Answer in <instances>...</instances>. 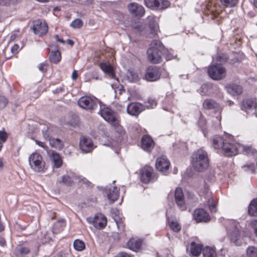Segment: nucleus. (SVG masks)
<instances>
[{"mask_svg":"<svg viewBox=\"0 0 257 257\" xmlns=\"http://www.w3.org/2000/svg\"><path fill=\"white\" fill-rule=\"evenodd\" d=\"M227 138L225 137V139L222 138L221 137L215 136L212 139V146L215 149H223L224 144L225 143V141H227Z\"/></svg>","mask_w":257,"mask_h":257,"instance_id":"a878e982","label":"nucleus"},{"mask_svg":"<svg viewBox=\"0 0 257 257\" xmlns=\"http://www.w3.org/2000/svg\"><path fill=\"white\" fill-rule=\"evenodd\" d=\"M163 71L164 74H162L163 77H168L169 74L166 72L165 70L155 66H149L146 70L144 79L150 82L157 81L160 78L161 74L163 73Z\"/></svg>","mask_w":257,"mask_h":257,"instance_id":"20e7f679","label":"nucleus"},{"mask_svg":"<svg viewBox=\"0 0 257 257\" xmlns=\"http://www.w3.org/2000/svg\"><path fill=\"white\" fill-rule=\"evenodd\" d=\"M50 61L54 63H58L61 59V53L58 50L52 51L49 55Z\"/></svg>","mask_w":257,"mask_h":257,"instance_id":"f704fd0d","label":"nucleus"},{"mask_svg":"<svg viewBox=\"0 0 257 257\" xmlns=\"http://www.w3.org/2000/svg\"><path fill=\"white\" fill-rule=\"evenodd\" d=\"M64 92L63 86H59L53 91V93L59 94Z\"/></svg>","mask_w":257,"mask_h":257,"instance_id":"e2e57ef3","label":"nucleus"},{"mask_svg":"<svg viewBox=\"0 0 257 257\" xmlns=\"http://www.w3.org/2000/svg\"><path fill=\"white\" fill-rule=\"evenodd\" d=\"M74 177H75L79 182H82L83 184H84L87 186H90L91 184V183L88 180L82 176H74Z\"/></svg>","mask_w":257,"mask_h":257,"instance_id":"4d7b16f0","label":"nucleus"},{"mask_svg":"<svg viewBox=\"0 0 257 257\" xmlns=\"http://www.w3.org/2000/svg\"><path fill=\"white\" fill-rule=\"evenodd\" d=\"M192 161H209L207 153L202 149L195 151L192 156Z\"/></svg>","mask_w":257,"mask_h":257,"instance_id":"6ab92c4d","label":"nucleus"},{"mask_svg":"<svg viewBox=\"0 0 257 257\" xmlns=\"http://www.w3.org/2000/svg\"><path fill=\"white\" fill-rule=\"evenodd\" d=\"M170 228L175 232H179L180 231L181 225L177 222L172 221L169 223Z\"/></svg>","mask_w":257,"mask_h":257,"instance_id":"de8ad7c7","label":"nucleus"},{"mask_svg":"<svg viewBox=\"0 0 257 257\" xmlns=\"http://www.w3.org/2000/svg\"><path fill=\"white\" fill-rule=\"evenodd\" d=\"M226 88L227 92L233 96L239 95L242 92V87L235 84H229Z\"/></svg>","mask_w":257,"mask_h":257,"instance_id":"b1692460","label":"nucleus"},{"mask_svg":"<svg viewBox=\"0 0 257 257\" xmlns=\"http://www.w3.org/2000/svg\"><path fill=\"white\" fill-rule=\"evenodd\" d=\"M248 212L250 215L257 216V198L251 201L248 206Z\"/></svg>","mask_w":257,"mask_h":257,"instance_id":"72a5a7b5","label":"nucleus"},{"mask_svg":"<svg viewBox=\"0 0 257 257\" xmlns=\"http://www.w3.org/2000/svg\"><path fill=\"white\" fill-rule=\"evenodd\" d=\"M193 217L197 222H206L210 219L209 214L203 209H196L194 212Z\"/></svg>","mask_w":257,"mask_h":257,"instance_id":"f3484780","label":"nucleus"},{"mask_svg":"<svg viewBox=\"0 0 257 257\" xmlns=\"http://www.w3.org/2000/svg\"><path fill=\"white\" fill-rule=\"evenodd\" d=\"M79 147L82 152L84 153H89L91 152L95 147L91 138L82 136L80 139Z\"/></svg>","mask_w":257,"mask_h":257,"instance_id":"f8f14e48","label":"nucleus"},{"mask_svg":"<svg viewBox=\"0 0 257 257\" xmlns=\"http://www.w3.org/2000/svg\"><path fill=\"white\" fill-rule=\"evenodd\" d=\"M98 102L95 97L84 96L79 99L78 104L81 108L92 111L97 107Z\"/></svg>","mask_w":257,"mask_h":257,"instance_id":"423d86ee","label":"nucleus"},{"mask_svg":"<svg viewBox=\"0 0 257 257\" xmlns=\"http://www.w3.org/2000/svg\"><path fill=\"white\" fill-rule=\"evenodd\" d=\"M163 48V46L160 41L158 40L152 41L147 51L148 58L150 62L158 64L161 62Z\"/></svg>","mask_w":257,"mask_h":257,"instance_id":"f03ea898","label":"nucleus"},{"mask_svg":"<svg viewBox=\"0 0 257 257\" xmlns=\"http://www.w3.org/2000/svg\"><path fill=\"white\" fill-rule=\"evenodd\" d=\"M73 246L74 248L78 251H82L85 247L84 242L80 239H76L74 241Z\"/></svg>","mask_w":257,"mask_h":257,"instance_id":"a19ab883","label":"nucleus"},{"mask_svg":"<svg viewBox=\"0 0 257 257\" xmlns=\"http://www.w3.org/2000/svg\"><path fill=\"white\" fill-rule=\"evenodd\" d=\"M145 106L139 102L130 103L127 106V112L133 116L139 115L142 111L145 109Z\"/></svg>","mask_w":257,"mask_h":257,"instance_id":"2eb2a0df","label":"nucleus"},{"mask_svg":"<svg viewBox=\"0 0 257 257\" xmlns=\"http://www.w3.org/2000/svg\"><path fill=\"white\" fill-rule=\"evenodd\" d=\"M63 162H52V166L53 168H58L62 165Z\"/></svg>","mask_w":257,"mask_h":257,"instance_id":"338daca9","label":"nucleus"},{"mask_svg":"<svg viewBox=\"0 0 257 257\" xmlns=\"http://www.w3.org/2000/svg\"><path fill=\"white\" fill-rule=\"evenodd\" d=\"M98 113L115 129L114 137L107 145L112 148L118 147L125 135V130L120 125L119 117L110 108L102 105L101 103H100V110Z\"/></svg>","mask_w":257,"mask_h":257,"instance_id":"f257e3e1","label":"nucleus"},{"mask_svg":"<svg viewBox=\"0 0 257 257\" xmlns=\"http://www.w3.org/2000/svg\"><path fill=\"white\" fill-rule=\"evenodd\" d=\"M145 5L152 9L164 10L170 6V2L166 0H144Z\"/></svg>","mask_w":257,"mask_h":257,"instance_id":"1a4fd4ad","label":"nucleus"},{"mask_svg":"<svg viewBox=\"0 0 257 257\" xmlns=\"http://www.w3.org/2000/svg\"><path fill=\"white\" fill-rule=\"evenodd\" d=\"M49 144L52 147L58 149H62L63 146L62 141L59 139L52 138L50 140Z\"/></svg>","mask_w":257,"mask_h":257,"instance_id":"58836bf2","label":"nucleus"},{"mask_svg":"<svg viewBox=\"0 0 257 257\" xmlns=\"http://www.w3.org/2000/svg\"><path fill=\"white\" fill-rule=\"evenodd\" d=\"M127 245L130 249L135 251H138L141 248L142 240L140 239L132 238L127 242Z\"/></svg>","mask_w":257,"mask_h":257,"instance_id":"bb28decb","label":"nucleus"},{"mask_svg":"<svg viewBox=\"0 0 257 257\" xmlns=\"http://www.w3.org/2000/svg\"><path fill=\"white\" fill-rule=\"evenodd\" d=\"M202 248L201 244L192 242L191 243L190 252L193 255L198 256L201 252Z\"/></svg>","mask_w":257,"mask_h":257,"instance_id":"2f4dec72","label":"nucleus"},{"mask_svg":"<svg viewBox=\"0 0 257 257\" xmlns=\"http://www.w3.org/2000/svg\"><path fill=\"white\" fill-rule=\"evenodd\" d=\"M164 57L167 61L172 59L174 57L173 51L172 50H166L164 52Z\"/></svg>","mask_w":257,"mask_h":257,"instance_id":"6e6d98bb","label":"nucleus"},{"mask_svg":"<svg viewBox=\"0 0 257 257\" xmlns=\"http://www.w3.org/2000/svg\"><path fill=\"white\" fill-rule=\"evenodd\" d=\"M222 5L226 7L232 8L236 6L238 0H220Z\"/></svg>","mask_w":257,"mask_h":257,"instance_id":"c03bdc74","label":"nucleus"},{"mask_svg":"<svg viewBox=\"0 0 257 257\" xmlns=\"http://www.w3.org/2000/svg\"><path fill=\"white\" fill-rule=\"evenodd\" d=\"M240 108L247 113L253 111L257 106V99L255 98H245L240 103Z\"/></svg>","mask_w":257,"mask_h":257,"instance_id":"9b49d317","label":"nucleus"},{"mask_svg":"<svg viewBox=\"0 0 257 257\" xmlns=\"http://www.w3.org/2000/svg\"><path fill=\"white\" fill-rule=\"evenodd\" d=\"M156 168L157 170L163 173H166L170 167L169 162H156Z\"/></svg>","mask_w":257,"mask_h":257,"instance_id":"c756f323","label":"nucleus"},{"mask_svg":"<svg viewBox=\"0 0 257 257\" xmlns=\"http://www.w3.org/2000/svg\"><path fill=\"white\" fill-rule=\"evenodd\" d=\"M247 257H257V248L253 246H249L246 250Z\"/></svg>","mask_w":257,"mask_h":257,"instance_id":"49530a36","label":"nucleus"},{"mask_svg":"<svg viewBox=\"0 0 257 257\" xmlns=\"http://www.w3.org/2000/svg\"><path fill=\"white\" fill-rule=\"evenodd\" d=\"M66 224L64 220H59L56 222L54 226V230L56 232H60L65 227Z\"/></svg>","mask_w":257,"mask_h":257,"instance_id":"ea45409f","label":"nucleus"},{"mask_svg":"<svg viewBox=\"0 0 257 257\" xmlns=\"http://www.w3.org/2000/svg\"><path fill=\"white\" fill-rule=\"evenodd\" d=\"M141 180L145 184L152 183L156 181L158 176L154 171L152 167L146 166L140 170Z\"/></svg>","mask_w":257,"mask_h":257,"instance_id":"0eeeda50","label":"nucleus"},{"mask_svg":"<svg viewBox=\"0 0 257 257\" xmlns=\"http://www.w3.org/2000/svg\"><path fill=\"white\" fill-rule=\"evenodd\" d=\"M31 168L36 172L44 171L45 169V162H29Z\"/></svg>","mask_w":257,"mask_h":257,"instance_id":"cd10ccee","label":"nucleus"},{"mask_svg":"<svg viewBox=\"0 0 257 257\" xmlns=\"http://www.w3.org/2000/svg\"><path fill=\"white\" fill-rule=\"evenodd\" d=\"M228 236L230 241L235 245L241 244L242 234L238 224L233 223L229 227Z\"/></svg>","mask_w":257,"mask_h":257,"instance_id":"39448f33","label":"nucleus"},{"mask_svg":"<svg viewBox=\"0 0 257 257\" xmlns=\"http://www.w3.org/2000/svg\"><path fill=\"white\" fill-rule=\"evenodd\" d=\"M100 69L111 79H115V75L112 66L106 62H102L100 64Z\"/></svg>","mask_w":257,"mask_h":257,"instance_id":"412c9836","label":"nucleus"},{"mask_svg":"<svg viewBox=\"0 0 257 257\" xmlns=\"http://www.w3.org/2000/svg\"><path fill=\"white\" fill-rule=\"evenodd\" d=\"M43 137L45 139V140L50 142V140L52 138L49 136L48 132L47 131H46L45 132H44L43 131Z\"/></svg>","mask_w":257,"mask_h":257,"instance_id":"774afa93","label":"nucleus"},{"mask_svg":"<svg viewBox=\"0 0 257 257\" xmlns=\"http://www.w3.org/2000/svg\"><path fill=\"white\" fill-rule=\"evenodd\" d=\"M209 166L208 162H193L192 166L194 170L202 172L206 169Z\"/></svg>","mask_w":257,"mask_h":257,"instance_id":"c85d7f7f","label":"nucleus"},{"mask_svg":"<svg viewBox=\"0 0 257 257\" xmlns=\"http://www.w3.org/2000/svg\"><path fill=\"white\" fill-rule=\"evenodd\" d=\"M35 142L36 144L37 145H38L39 147H40L42 148H44L46 150H47L48 149L47 145H46V144L44 142H42L40 141L37 140H35Z\"/></svg>","mask_w":257,"mask_h":257,"instance_id":"0e129e2a","label":"nucleus"},{"mask_svg":"<svg viewBox=\"0 0 257 257\" xmlns=\"http://www.w3.org/2000/svg\"><path fill=\"white\" fill-rule=\"evenodd\" d=\"M127 77L128 80L133 82H136L139 79L138 74L133 70H129L128 71Z\"/></svg>","mask_w":257,"mask_h":257,"instance_id":"79ce46f5","label":"nucleus"},{"mask_svg":"<svg viewBox=\"0 0 257 257\" xmlns=\"http://www.w3.org/2000/svg\"><path fill=\"white\" fill-rule=\"evenodd\" d=\"M42 159L41 155L37 152L33 153L29 158V161H41Z\"/></svg>","mask_w":257,"mask_h":257,"instance_id":"09e8293b","label":"nucleus"},{"mask_svg":"<svg viewBox=\"0 0 257 257\" xmlns=\"http://www.w3.org/2000/svg\"><path fill=\"white\" fill-rule=\"evenodd\" d=\"M204 257H216V253L214 249L212 247H206L202 250Z\"/></svg>","mask_w":257,"mask_h":257,"instance_id":"4c0bfd02","label":"nucleus"},{"mask_svg":"<svg viewBox=\"0 0 257 257\" xmlns=\"http://www.w3.org/2000/svg\"><path fill=\"white\" fill-rule=\"evenodd\" d=\"M117 85V83H114L111 85V87L113 89H114V92L115 93H117V91H118L119 94H121L122 92L124 91L123 86L122 85H119L116 87Z\"/></svg>","mask_w":257,"mask_h":257,"instance_id":"864d4df0","label":"nucleus"},{"mask_svg":"<svg viewBox=\"0 0 257 257\" xmlns=\"http://www.w3.org/2000/svg\"><path fill=\"white\" fill-rule=\"evenodd\" d=\"M203 107L206 109H213L214 111H220V107L219 104L214 100L210 99H206L203 103Z\"/></svg>","mask_w":257,"mask_h":257,"instance_id":"5701e85b","label":"nucleus"},{"mask_svg":"<svg viewBox=\"0 0 257 257\" xmlns=\"http://www.w3.org/2000/svg\"><path fill=\"white\" fill-rule=\"evenodd\" d=\"M212 3H210V4L207 6V9H208L209 11L212 13V15H216V14H219L216 7L215 6H212Z\"/></svg>","mask_w":257,"mask_h":257,"instance_id":"603ef678","label":"nucleus"},{"mask_svg":"<svg viewBox=\"0 0 257 257\" xmlns=\"http://www.w3.org/2000/svg\"><path fill=\"white\" fill-rule=\"evenodd\" d=\"M8 102V100L6 97L4 96H0V109L4 108Z\"/></svg>","mask_w":257,"mask_h":257,"instance_id":"5fc2aeb1","label":"nucleus"},{"mask_svg":"<svg viewBox=\"0 0 257 257\" xmlns=\"http://www.w3.org/2000/svg\"><path fill=\"white\" fill-rule=\"evenodd\" d=\"M107 198L110 203H113L116 200L119 196V189L116 187L113 186L112 189L106 191Z\"/></svg>","mask_w":257,"mask_h":257,"instance_id":"4be33fe9","label":"nucleus"},{"mask_svg":"<svg viewBox=\"0 0 257 257\" xmlns=\"http://www.w3.org/2000/svg\"><path fill=\"white\" fill-rule=\"evenodd\" d=\"M30 251V249L26 247L19 246L17 247L14 250L15 254L17 256L23 255L28 254Z\"/></svg>","mask_w":257,"mask_h":257,"instance_id":"c9c22d12","label":"nucleus"},{"mask_svg":"<svg viewBox=\"0 0 257 257\" xmlns=\"http://www.w3.org/2000/svg\"><path fill=\"white\" fill-rule=\"evenodd\" d=\"M8 138L7 133L4 131H0V141L2 142L6 141Z\"/></svg>","mask_w":257,"mask_h":257,"instance_id":"680f3d73","label":"nucleus"},{"mask_svg":"<svg viewBox=\"0 0 257 257\" xmlns=\"http://www.w3.org/2000/svg\"><path fill=\"white\" fill-rule=\"evenodd\" d=\"M127 9L132 15L137 17H143L145 13L144 8L137 3H132L128 5Z\"/></svg>","mask_w":257,"mask_h":257,"instance_id":"4468645a","label":"nucleus"},{"mask_svg":"<svg viewBox=\"0 0 257 257\" xmlns=\"http://www.w3.org/2000/svg\"><path fill=\"white\" fill-rule=\"evenodd\" d=\"M175 198L178 206L183 210L186 208L184 196L182 189L181 188H177L175 192Z\"/></svg>","mask_w":257,"mask_h":257,"instance_id":"a211bd4d","label":"nucleus"},{"mask_svg":"<svg viewBox=\"0 0 257 257\" xmlns=\"http://www.w3.org/2000/svg\"><path fill=\"white\" fill-rule=\"evenodd\" d=\"M173 147L175 151L180 153L181 154L184 155L187 152V145L185 142H180L176 143Z\"/></svg>","mask_w":257,"mask_h":257,"instance_id":"7c9ffc66","label":"nucleus"},{"mask_svg":"<svg viewBox=\"0 0 257 257\" xmlns=\"http://www.w3.org/2000/svg\"><path fill=\"white\" fill-rule=\"evenodd\" d=\"M83 26L82 21L79 19L74 20L71 23V26L74 28H80Z\"/></svg>","mask_w":257,"mask_h":257,"instance_id":"8fccbe9b","label":"nucleus"},{"mask_svg":"<svg viewBox=\"0 0 257 257\" xmlns=\"http://www.w3.org/2000/svg\"><path fill=\"white\" fill-rule=\"evenodd\" d=\"M240 147V152L243 154L249 156H257V151L251 145H244L240 144L239 145Z\"/></svg>","mask_w":257,"mask_h":257,"instance_id":"aec40b11","label":"nucleus"},{"mask_svg":"<svg viewBox=\"0 0 257 257\" xmlns=\"http://www.w3.org/2000/svg\"><path fill=\"white\" fill-rule=\"evenodd\" d=\"M48 26L45 21L42 20L36 21L33 25V31L35 34L39 36L46 34L48 32Z\"/></svg>","mask_w":257,"mask_h":257,"instance_id":"ddd939ff","label":"nucleus"},{"mask_svg":"<svg viewBox=\"0 0 257 257\" xmlns=\"http://www.w3.org/2000/svg\"><path fill=\"white\" fill-rule=\"evenodd\" d=\"M87 220L90 223H92L94 226L98 229L103 228L106 225L107 223L105 216L101 213H97L95 215L93 218H87Z\"/></svg>","mask_w":257,"mask_h":257,"instance_id":"9d476101","label":"nucleus"},{"mask_svg":"<svg viewBox=\"0 0 257 257\" xmlns=\"http://www.w3.org/2000/svg\"><path fill=\"white\" fill-rule=\"evenodd\" d=\"M19 50V46L17 44L14 45L12 48H11V51L12 53L13 54H15L17 53Z\"/></svg>","mask_w":257,"mask_h":257,"instance_id":"69168bd1","label":"nucleus"},{"mask_svg":"<svg viewBox=\"0 0 257 257\" xmlns=\"http://www.w3.org/2000/svg\"><path fill=\"white\" fill-rule=\"evenodd\" d=\"M114 220H115L116 224H117V228L120 232H122L124 230V225L123 224L122 219L120 218L119 216L115 215L113 216Z\"/></svg>","mask_w":257,"mask_h":257,"instance_id":"37998d69","label":"nucleus"},{"mask_svg":"<svg viewBox=\"0 0 257 257\" xmlns=\"http://www.w3.org/2000/svg\"><path fill=\"white\" fill-rule=\"evenodd\" d=\"M156 105V102L154 99H149L148 102L146 103V105L148 108H153L154 106Z\"/></svg>","mask_w":257,"mask_h":257,"instance_id":"13d9d810","label":"nucleus"},{"mask_svg":"<svg viewBox=\"0 0 257 257\" xmlns=\"http://www.w3.org/2000/svg\"><path fill=\"white\" fill-rule=\"evenodd\" d=\"M211 85L210 84L206 83L203 84L198 89V92L201 95H208L211 92Z\"/></svg>","mask_w":257,"mask_h":257,"instance_id":"e433bc0d","label":"nucleus"},{"mask_svg":"<svg viewBox=\"0 0 257 257\" xmlns=\"http://www.w3.org/2000/svg\"><path fill=\"white\" fill-rule=\"evenodd\" d=\"M250 225L253 230L255 236L257 237V220H254L250 222Z\"/></svg>","mask_w":257,"mask_h":257,"instance_id":"bf43d9fd","label":"nucleus"},{"mask_svg":"<svg viewBox=\"0 0 257 257\" xmlns=\"http://www.w3.org/2000/svg\"><path fill=\"white\" fill-rule=\"evenodd\" d=\"M147 21L152 33L156 35L159 29L157 18L154 16H150L148 17Z\"/></svg>","mask_w":257,"mask_h":257,"instance_id":"393cba45","label":"nucleus"},{"mask_svg":"<svg viewBox=\"0 0 257 257\" xmlns=\"http://www.w3.org/2000/svg\"><path fill=\"white\" fill-rule=\"evenodd\" d=\"M206 123V121L205 119L203 117H201L198 121V125L202 128V131H204Z\"/></svg>","mask_w":257,"mask_h":257,"instance_id":"052dcab7","label":"nucleus"},{"mask_svg":"<svg viewBox=\"0 0 257 257\" xmlns=\"http://www.w3.org/2000/svg\"><path fill=\"white\" fill-rule=\"evenodd\" d=\"M208 205L209 207L212 212H216V202L213 198H210L208 200Z\"/></svg>","mask_w":257,"mask_h":257,"instance_id":"3c124183","label":"nucleus"},{"mask_svg":"<svg viewBox=\"0 0 257 257\" xmlns=\"http://www.w3.org/2000/svg\"><path fill=\"white\" fill-rule=\"evenodd\" d=\"M155 146V142L149 136H143L141 140V148L146 152H150Z\"/></svg>","mask_w":257,"mask_h":257,"instance_id":"dca6fc26","label":"nucleus"},{"mask_svg":"<svg viewBox=\"0 0 257 257\" xmlns=\"http://www.w3.org/2000/svg\"><path fill=\"white\" fill-rule=\"evenodd\" d=\"M56 183L57 184H64L66 186H70L73 183V181L69 176L64 175L61 179L57 180Z\"/></svg>","mask_w":257,"mask_h":257,"instance_id":"473e14b6","label":"nucleus"},{"mask_svg":"<svg viewBox=\"0 0 257 257\" xmlns=\"http://www.w3.org/2000/svg\"><path fill=\"white\" fill-rule=\"evenodd\" d=\"M48 154L52 161H62L60 155L54 151L50 150Z\"/></svg>","mask_w":257,"mask_h":257,"instance_id":"a18cd8bd","label":"nucleus"},{"mask_svg":"<svg viewBox=\"0 0 257 257\" xmlns=\"http://www.w3.org/2000/svg\"><path fill=\"white\" fill-rule=\"evenodd\" d=\"M225 137L227 140L225 141L222 149L224 155L227 157L236 155L240 152L239 145H240V144L237 143L234 140V137L230 134H225Z\"/></svg>","mask_w":257,"mask_h":257,"instance_id":"7ed1b4c3","label":"nucleus"},{"mask_svg":"<svg viewBox=\"0 0 257 257\" xmlns=\"http://www.w3.org/2000/svg\"><path fill=\"white\" fill-rule=\"evenodd\" d=\"M207 72L210 78L214 80L221 79L225 75V68L220 64L211 66L208 68Z\"/></svg>","mask_w":257,"mask_h":257,"instance_id":"6e6552de","label":"nucleus"}]
</instances>
